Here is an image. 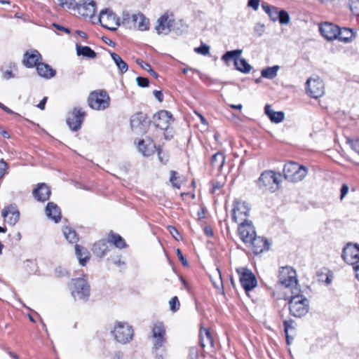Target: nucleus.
Listing matches in <instances>:
<instances>
[{"mask_svg":"<svg viewBox=\"0 0 359 359\" xmlns=\"http://www.w3.org/2000/svg\"><path fill=\"white\" fill-rule=\"evenodd\" d=\"M264 112L273 123H278L282 122L285 118V114L283 111H275L271 109L269 104H266L264 107Z\"/></svg>","mask_w":359,"mask_h":359,"instance_id":"27","label":"nucleus"},{"mask_svg":"<svg viewBox=\"0 0 359 359\" xmlns=\"http://www.w3.org/2000/svg\"><path fill=\"white\" fill-rule=\"evenodd\" d=\"M154 97L159 101L162 102L163 99V95L161 90H154L153 92Z\"/></svg>","mask_w":359,"mask_h":359,"instance_id":"62","label":"nucleus"},{"mask_svg":"<svg viewBox=\"0 0 359 359\" xmlns=\"http://www.w3.org/2000/svg\"><path fill=\"white\" fill-rule=\"evenodd\" d=\"M59 1V4L63 8L70 9L74 7L75 1L74 0H57Z\"/></svg>","mask_w":359,"mask_h":359,"instance_id":"47","label":"nucleus"},{"mask_svg":"<svg viewBox=\"0 0 359 359\" xmlns=\"http://www.w3.org/2000/svg\"><path fill=\"white\" fill-rule=\"evenodd\" d=\"M241 53V50L227 51L222 59L227 64L230 61H233L236 69L245 73L247 72V62L245 59L240 58Z\"/></svg>","mask_w":359,"mask_h":359,"instance_id":"13","label":"nucleus"},{"mask_svg":"<svg viewBox=\"0 0 359 359\" xmlns=\"http://www.w3.org/2000/svg\"><path fill=\"white\" fill-rule=\"evenodd\" d=\"M79 14L86 18H92L96 12V4L93 0H83L77 6Z\"/></svg>","mask_w":359,"mask_h":359,"instance_id":"20","label":"nucleus"},{"mask_svg":"<svg viewBox=\"0 0 359 359\" xmlns=\"http://www.w3.org/2000/svg\"><path fill=\"white\" fill-rule=\"evenodd\" d=\"M70 287L74 299L86 300L90 295V286L84 278L72 279Z\"/></svg>","mask_w":359,"mask_h":359,"instance_id":"11","label":"nucleus"},{"mask_svg":"<svg viewBox=\"0 0 359 359\" xmlns=\"http://www.w3.org/2000/svg\"><path fill=\"white\" fill-rule=\"evenodd\" d=\"M36 70L39 75L41 77L50 79L55 75V70L52 69L48 65L40 62L37 65Z\"/></svg>","mask_w":359,"mask_h":359,"instance_id":"29","label":"nucleus"},{"mask_svg":"<svg viewBox=\"0 0 359 359\" xmlns=\"http://www.w3.org/2000/svg\"><path fill=\"white\" fill-rule=\"evenodd\" d=\"M318 277L319 281L325 282L327 285H330L332 280V274L329 271H327L325 273L323 271L318 272Z\"/></svg>","mask_w":359,"mask_h":359,"instance_id":"41","label":"nucleus"},{"mask_svg":"<svg viewBox=\"0 0 359 359\" xmlns=\"http://www.w3.org/2000/svg\"><path fill=\"white\" fill-rule=\"evenodd\" d=\"M137 63L144 70L147 71L149 72V70H151V67L149 64L144 62L142 60H137Z\"/></svg>","mask_w":359,"mask_h":359,"instance_id":"60","label":"nucleus"},{"mask_svg":"<svg viewBox=\"0 0 359 359\" xmlns=\"http://www.w3.org/2000/svg\"><path fill=\"white\" fill-rule=\"evenodd\" d=\"M85 116V111L81 108H74L67 118V123L69 128L73 131L79 130L81 127Z\"/></svg>","mask_w":359,"mask_h":359,"instance_id":"14","label":"nucleus"},{"mask_svg":"<svg viewBox=\"0 0 359 359\" xmlns=\"http://www.w3.org/2000/svg\"><path fill=\"white\" fill-rule=\"evenodd\" d=\"M200 343L203 348H212L214 347V341L209 330L203 329L201 330Z\"/></svg>","mask_w":359,"mask_h":359,"instance_id":"28","label":"nucleus"},{"mask_svg":"<svg viewBox=\"0 0 359 359\" xmlns=\"http://www.w3.org/2000/svg\"><path fill=\"white\" fill-rule=\"evenodd\" d=\"M248 238H250V246L255 255H259L269 248L266 239L256 236L255 227L251 221L248 220Z\"/></svg>","mask_w":359,"mask_h":359,"instance_id":"9","label":"nucleus"},{"mask_svg":"<svg viewBox=\"0 0 359 359\" xmlns=\"http://www.w3.org/2000/svg\"><path fill=\"white\" fill-rule=\"evenodd\" d=\"M198 350L196 347L193 346L189 348L188 359H198Z\"/></svg>","mask_w":359,"mask_h":359,"instance_id":"51","label":"nucleus"},{"mask_svg":"<svg viewBox=\"0 0 359 359\" xmlns=\"http://www.w3.org/2000/svg\"><path fill=\"white\" fill-rule=\"evenodd\" d=\"M307 93L313 98H318L323 95L325 86L323 81L317 77L309 79L306 83Z\"/></svg>","mask_w":359,"mask_h":359,"instance_id":"15","label":"nucleus"},{"mask_svg":"<svg viewBox=\"0 0 359 359\" xmlns=\"http://www.w3.org/2000/svg\"><path fill=\"white\" fill-rule=\"evenodd\" d=\"M254 32L258 36H261L264 32V25L263 24L257 23L254 27Z\"/></svg>","mask_w":359,"mask_h":359,"instance_id":"52","label":"nucleus"},{"mask_svg":"<svg viewBox=\"0 0 359 359\" xmlns=\"http://www.w3.org/2000/svg\"><path fill=\"white\" fill-rule=\"evenodd\" d=\"M168 229L170 233L173 236V238H175L176 240H178V238H177V236L179 235V232L176 229V228L172 226H169L168 227Z\"/></svg>","mask_w":359,"mask_h":359,"instance_id":"61","label":"nucleus"},{"mask_svg":"<svg viewBox=\"0 0 359 359\" xmlns=\"http://www.w3.org/2000/svg\"><path fill=\"white\" fill-rule=\"evenodd\" d=\"M349 7L354 15H359V0H349Z\"/></svg>","mask_w":359,"mask_h":359,"instance_id":"46","label":"nucleus"},{"mask_svg":"<svg viewBox=\"0 0 359 359\" xmlns=\"http://www.w3.org/2000/svg\"><path fill=\"white\" fill-rule=\"evenodd\" d=\"M308 173L307 168L294 162L286 163L283 168L284 177L292 182L302 181Z\"/></svg>","mask_w":359,"mask_h":359,"instance_id":"5","label":"nucleus"},{"mask_svg":"<svg viewBox=\"0 0 359 359\" xmlns=\"http://www.w3.org/2000/svg\"><path fill=\"white\" fill-rule=\"evenodd\" d=\"M108 242L105 240L95 243L93 248V252L98 257H104L109 250Z\"/></svg>","mask_w":359,"mask_h":359,"instance_id":"31","label":"nucleus"},{"mask_svg":"<svg viewBox=\"0 0 359 359\" xmlns=\"http://www.w3.org/2000/svg\"><path fill=\"white\" fill-rule=\"evenodd\" d=\"M41 59V55L36 50H30L27 51L24 55L23 65L28 67L32 68L37 67L39 63V61Z\"/></svg>","mask_w":359,"mask_h":359,"instance_id":"22","label":"nucleus"},{"mask_svg":"<svg viewBox=\"0 0 359 359\" xmlns=\"http://www.w3.org/2000/svg\"><path fill=\"white\" fill-rule=\"evenodd\" d=\"M233 220L238 224V233L240 239L244 243H247V205L245 202L236 201L234 202L233 214Z\"/></svg>","mask_w":359,"mask_h":359,"instance_id":"2","label":"nucleus"},{"mask_svg":"<svg viewBox=\"0 0 359 359\" xmlns=\"http://www.w3.org/2000/svg\"><path fill=\"white\" fill-rule=\"evenodd\" d=\"M177 257L179 258V259L181 261L183 266L188 265L187 259L183 256V255L180 249L177 250Z\"/></svg>","mask_w":359,"mask_h":359,"instance_id":"58","label":"nucleus"},{"mask_svg":"<svg viewBox=\"0 0 359 359\" xmlns=\"http://www.w3.org/2000/svg\"><path fill=\"white\" fill-rule=\"evenodd\" d=\"M280 67L278 65L269 67L262 70L261 75L264 78L273 79L277 76V73Z\"/></svg>","mask_w":359,"mask_h":359,"instance_id":"38","label":"nucleus"},{"mask_svg":"<svg viewBox=\"0 0 359 359\" xmlns=\"http://www.w3.org/2000/svg\"><path fill=\"white\" fill-rule=\"evenodd\" d=\"M147 126V116L145 114L138 112L133 115L130 118L131 129L136 134H142L146 131Z\"/></svg>","mask_w":359,"mask_h":359,"instance_id":"16","label":"nucleus"},{"mask_svg":"<svg viewBox=\"0 0 359 359\" xmlns=\"http://www.w3.org/2000/svg\"><path fill=\"white\" fill-rule=\"evenodd\" d=\"M123 25L128 29H138L140 31L149 29V21L141 13L130 15L123 14Z\"/></svg>","mask_w":359,"mask_h":359,"instance_id":"7","label":"nucleus"},{"mask_svg":"<svg viewBox=\"0 0 359 359\" xmlns=\"http://www.w3.org/2000/svg\"><path fill=\"white\" fill-rule=\"evenodd\" d=\"M110 55L119 71L121 73L126 72L128 69L127 63L118 54L111 52Z\"/></svg>","mask_w":359,"mask_h":359,"instance_id":"37","label":"nucleus"},{"mask_svg":"<svg viewBox=\"0 0 359 359\" xmlns=\"http://www.w3.org/2000/svg\"><path fill=\"white\" fill-rule=\"evenodd\" d=\"M292 323H293L292 320H284L283 325H284V332H285V334H287L288 333L289 329L293 328V327L292 325Z\"/></svg>","mask_w":359,"mask_h":359,"instance_id":"57","label":"nucleus"},{"mask_svg":"<svg viewBox=\"0 0 359 359\" xmlns=\"http://www.w3.org/2000/svg\"><path fill=\"white\" fill-rule=\"evenodd\" d=\"M0 108L2 109L4 111H6V113L9 114H15V115H17V114L15 112H14L13 110H11V109H9L8 107H7L6 106H5L4 104H2L1 102H0Z\"/></svg>","mask_w":359,"mask_h":359,"instance_id":"64","label":"nucleus"},{"mask_svg":"<svg viewBox=\"0 0 359 359\" xmlns=\"http://www.w3.org/2000/svg\"><path fill=\"white\" fill-rule=\"evenodd\" d=\"M55 274L57 276H63L67 274V272L62 268L58 267L55 269Z\"/></svg>","mask_w":359,"mask_h":359,"instance_id":"63","label":"nucleus"},{"mask_svg":"<svg viewBox=\"0 0 359 359\" xmlns=\"http://www.w3.org/2000/svg\"><path fill=\"white\" fill-rule=\"evenodd\" d=\"M136 81H137V85L139 86L143 87V88L147 87L149 83L148 79L142 77V76L137 77Z\"/></svg>","mask_w":359,"mask_h":359,"instance_id":"54","label":"nucleus"},{"mask_svg":"<svg viewBox=\"0 0 359 359\" xmlns=\"http://www.w3.org/2000/svg\"><path fill=\"white\" fill-rule=\"evenodd\" d=\"M152 342L151 351L156 359H163L167 354V338H151Z\"/></svg>","mask_w":359,"mask_h":359,"instance_id":"17","label":"nucleus"},{"mask_svg":"<svg viewBox=\"0 0 359 359\" xmlns=\"http://www.w3.org/2000/svg\"><path fill=\"white\" fill-rule=\"evenodd\" d=\"M341 257L347 264L353 266L355 278L359 280V245L347 244L343 249Z\"/></svg>","mask_w":359,"mask_h":359,"instance_id":"6","label":"nucleus"},{"mask_svg":"<svg viewBox=\"0 0 359 359\" xmlns=\"http://www.w3.org/2000/svg\"><path fill=\"white\" fill-rule=\"evenodd\" d=\"M257 285V280L255 275L248 270V292L254 289Z\"/></svg>","mask_w":359,"mask_h":359,"instance_id":"42","label":"nucleus"},{"mask_svg":"<svg viewBox=\"0 0 359 359\" xmlns=\"http://www.w3.org/2000/svg\"><path fill=\"white\" fill-rule=\"evenodd\" d=\"M107 242L112 243L119 249L125 248L127 246L124 239L119 234L113 231H110L109 233Z\"/></svg>","mask_w":359,"mask_h":359,"instance_id":"34","label":"nucleus"},{"mask_svg":"<svg viewBox=\"0 0 359 359\" xmlns=\"http://www.w3.org/2000/svg\"><path fill=\"white\" fill-rule=\"evenodd\" d=\"M155 126L161 130H168L171 122L173 121L171 113L165 110H161L154 117Z\"/></svg>","mask_w":359,"mask_h":359,"instance_id":"18","label":"nucleus"},{"mask_svg":"<svg viewBox=\"0 0 359 359\" xmlns=\"http://www.w3.org/2000/svg\"><path fill=\"white\" fill-rule=\"evenodd\" d=\"M110 98L105 90H95L89 95L88 104L95 110H104L109 107Z\"/></svg>","mask_w":359,"mask_h":359,"instance_id":"8","label":"nucleus"},{"mask_svg":"<svg viewBox=\"0 0 359 359\" xmlns=\"http://www.w3.org/2000/svg\"><path fill=\"white\" fill-rule=\"evenodd\" d=\"M151 338H167L165 327L162 322L156 321L154 323Z\"/></svg>","mask_w":359,"mask_h":359,"instance_id":"30","label":"nucleus"},{"mask_svg":"<svg viewBox=\"0 0 359 359\" xmlns=\"http://www.w3.org/2000/svg\"><path fill=\"white\" fill-rule=\"evenodd\" d=\"M50 194V189L45 183L39 184L37 188L33 190V195L39 201L43 202L48 200Z\"/></svg>","mask_w":359,"mask_h":359,"instance_id":"23","label":"nucleus"},{"mask_svg":"<svg viewBox=\"0 0 359 359\" xmlns=\"http://www.w3.org/2000/svg\"><path fill=\"white\" fill-rule=\"evenodd\" d=\"M236 273L238 277L239 282L241 283V287L244 290L245 294H247V268H237Z\"/></svg>","mask_w":359,"mask_h":359,"instance_id":"36","label":"nucleus"},{"mask_svg":"<svg viewBox=\"0 0 359 359\" xmlns=\"http://www.w3.org/2000/svg\"><path fill=\"white\" fill-rule=\"evenodd\" d=\"M347 143L350 145L351 149L356 152L359 149V140L358 139H346Z\"/></svg>","mask_w":359,"mask_h":359,"instance_id":"49","label":"nucleus"},{"mask_svg":"<svg viewBox=\"0 0 359 359\" xmlns=\"http://www.w3.org/2000/svg\"><path fill=\"white\" fill-rule=\"evenodd\" d=\"M157 151H158V159H159V161H160L161 163H166L168 162V156H167L165 154H163L162 155V151H161V149H158V150H157Z\"/></svg>","mask_w":359,"mask_h":359,"instance_id":"59","label":"nucleus"},{"mask_svg":"<svg viewBox=\"0 0 359 359\" xmlns=\"http://www.w3.org/2000/svg\"><path fill=\"white\" fill-rule=\"evenodd\" d=\"M338 26L330 22L322 23L319 31L322 36L329 41L337 39Z\"/></svg>","mask_w":359,"mask_h":359,"instance_id":"21","label":"nucleus"},{"mask_svg":"<svg viewBox=\"0 0 359 359\" xmlns=\"http://www.w3.org/2000/svg\"><path fill=\"white\" fill-rule=\"evenodd\" d=\"M170 181L172 183V186L177 189H180V184L178 182L179 176L177 175V172L176 171L172 170L170 171Z\"/></svg>","mask_w":359,"mask_h":359,"instance_id":"45","label":"nucleus"},{"mask_svg":"<svg viewBox=\"0 0 359 359\" xmlns=\"http://www.w3.org/2000/svg\"><path fill=\"white\" fill-rule=\"evenodd\" d=\"M98 20L103 27L110 30L114 31L120 25L119 18L107 8L100 12Z\"/></svg>","mask_w":359,"mask_h":359,"instance_id":"12","label":"nucleus"},{"mask_svg":"<svg viewBox=\"0 0 359 359\" xmlns=\"http://www.w3.org/2000/svg\"><path fill=\"white\" fill-rule=\"evenodd\" d=\"M279 286L285 289V295L294 292V289H300L298 284L296 271L290 266L282 267L278 275Z\"/></svg>","mask_w":359,"mask_h":359,"instance_id":"3","label":"nucleus"},{"mask_svg":"<svg viewBox=\"0 0 359 359\" xmlns=\"http://www.w3.org/2000/svg\"><path fill=\"white\" fill-rule=\"evenodd\" d=\"M172 26L171 21L168 20V13L163 15L158 20L156 26L158 34H168L170 31Z\"/></svg>","mask_w":359,"mask_h":359,"instance_id":"25","label":"nucleus"},{"mask_svg":"<svg viewBox=\"0 0 359 359\" xmlns=\"http://www.w3.org/2000/svg\"><path fill=\"white\" fill-rule=\"evenodd\" d=\"M8 168V165L4 159L0 160V179L6 174V170Z\"/></svg>","mask_w":359,"mask_h":359,"instance_id":"55","label":"nucleus"},{"mask_svg":"<svg viewBox=\"0 0 359 359\" xmlns=\"http://www.w3.org/2000/svg\"><path fill=\"white\" fill-rule=\"evenodd\" d=\"M280 173H276L273 170H265L258 179V186L264 191L275 192L280 187Z\"/></svg>","mask_w":359,"mask_h":359,"instance_id":"4","label":"nucleus"},{"mask_svg":"<svg viewBox=\"0 0 359 359\" xmlns=\"http://www.w3.org/2000/svg\"><path fill=\"white\" fill-rule=\"evenodd\" d=\"M355 37V32L353 29L346 27L340 28L338 27L337 38L340 41L348 43Z\"/></svg>","mask_w":359,"mask_h":359,"instance_id":"26","label":"nucleus"},{"mask_svg":"<svg viewBox=\"0 0 359 359\" xmlns=\"http://www.w3.org/2000/svg\"><path fill=\"white\" fill-rule=\"evenodd\" d=\"M115 339L121 344H125L130 341L133 337V330L126 323L117 322L112 331Z\"/></svg>","mask_w":359,"mask_h":359,"instance_id":"10","label":"nucleus"},{"mask_svg":"<svg viewBox=\"0 0 359 359\" xmlns=\"http://www.w3.org/2000/svg\"><path fill=\"white\" fill-rule=\"evenodd\" d=\"M46 214L47 217L57 223L61 219V211L60 208L54 203H48L46 207Z\"/></svg>","mask_w":359,"mask_h":359,"instance_id":"24","label":"nucleus"},{"mask_svg":"<svg viewBox=\"0 0 359 359\" xmlns=\"http://www.w3.org/2000/svg\"><path fill=\"white\" fill-rule=\"evenodd\" d=\"M76 50L77 55L79 56L82 55L88 58H95L97 56V53L89 46H83L76 43Z\"/></svg>","mask_w":359,"mask_h":359,"instance_id":"35","label":"nucleus"},{"mask_svg":"<svg viewBox=\"0 0 359 359\" xmlns=\"http://www.w3.org/2000/svg\"><path fill=\"white\" fill-rule=\"evenodd\" d=\"M279 11L280 10L278 8H276L275 6H272V9L268 13V15H269V18L271 19V20H273L274 22L278 20Z\"/></svg>","mask_w":359,"mask_h":359,"instance_id":"50","label":"nucleus"},{"mask_svg":"<svg viewBox=\"0 0 359 359\" xmlns=\"http://www.w3.org/2000/svg\"><path fill=\"white\" fill-rule=\"evenodd\" d=\"M75 254L80 264L82 266H85L87 262L90 259L89 252L83 247L77 244L75 245Z\"/></svg>","mask_w":359,"mask_h":359,"instance_id":"32","label":"nucleus"},{"mask_svg":"<svg viewBox=\"0 0 359 359\" xmlns=\"http://www.w3.org/2000/svg\"><path fill=\"white\" fill-rule=\"evenodd\" d=\"M2 217L10 225H15L19 220L20 212L15 205H10L2 210Z\"/></svg>","mask_w":359,"mask_h":359,"instance_id":"19","label":"nucleus"},{"mask_svg":"<svg viewBox=\"0 0 359 359\" xmlns=\"http://www.w3.org/2000/svg\"><path fill=\"white\" fill-rule=\"evenodd\" d=\"M211 183H212V193H215L217 191L220 190L224 184V182H218V181H215V180L212 181Z\"/></svg>","mask_w":359,"mask_h":359,"instance_id":"53","label":"nucleus"},{"mask_svg":"<svg viewBox=\"0 0 359 359\" xmlns=\"http://www.w3.org/2000/svg\"><path fill=\"white\" fill-rule=\"evenodd\" d=\"M290 18L288 13L284 10H280L278 20L282 25H286L290 22Z\"/></svg>","mask_w":359,"mask_h":359,"instance_id":"43","label":"nucleus"},{"mask_svg":"<svg viewBox=\"0 0 359 359\" xmlns=\"http://www.w3.org/2000/svg\"><path fill=\"white\" fill-rule=\"evenodd\" d=\"M289 299V310L290 315L301 318L305 316L309 309V300L302 294L301 289H294V292L284 297Z\"/></svg>","mask_w":359,"mask_h":359,"instance_id":"1","label":"nucleus"},{"mask_svg":"<svg viewBox=\"0 0 359 359\" xmlns=\"http://www.w3.org/2000/svg\"><path fill=\"white\" fill-rule=\"evenodd\" d=\"M259 0H248V7L257 11L259 6Z\"/></svg>","mask_w":359,"mask_h":359,"instance_id":"56","label":"nucleus"},{"mask_svg":"<svg viewBox=\"0 0 359 359\" xmlns=\"http://www.w3.org/2000/svg\"><path fill=\"white\" fill-rule=\"evenodd\" d=\"M194 50L198 54L206 55L210 52V47L205 44H201L199 47L196 48Z\"/></svg>","mask_w":359,"mask_h":359,"instance_id":"48","label":"nucleus"},{"mask_svg":"<svg viewBox=\"0 0 359 359\" xmlns=\"http://www.w3.org/2000/svg\"><path fill=\"white\" fill-rule=\"evenodd\" d=\"M137 147L139 151L144 155V156H149L151 155L154 149L155 148V145L153 144H149L148 145H145L144 140H140L137 144Z\"/></svg>","mask_w":359,"mask_h":359,"instance_id":"40","label":"nucleus"},{"mask_svg":"<svg viewBox=\"0 0 359 359\" xmlns=\"http://www.w3.org/2000/svg\"><path fill=\"white\" fill-rule=\"evenodd\" d=\"M225 163V156L222 152H217L211 158V165L212 168L220 172Z\"/></svg>","mask_w":359,"mask_h":359,"instance_id":"33","label":"nucleus"},{"mask_svg":"<svg viewBox=\"0 0 359 359\" xmlns=\"http://www.w3.org/2000/svg\"><path fill=\"white\" fill-rule=\"evenodd\" d=\"M65 238L71 243H76L79 241V238L76 231L69 226H65L62 229Z\"/></svg>","mask_w":359,"mask_h":359,"instance_id":"39","label":"nucleus"},{"mask_svg":"<svg viewBox=\"0 0 359 359\" xmlns=\"http://www.w3.org/2000/svg\"><path fill=\"white\" fill-rule=\"evenodd\" d=\"M169 306H170V309L172 312H176L177 311L179 310L180 303V301H179L177 297L175 296L172 298H171V299L169 301Z\"/></svg>","mask_w":359,"mask_h":359,"instance_id":"44","label":"nucleus"}]
</instances>
